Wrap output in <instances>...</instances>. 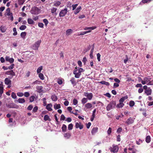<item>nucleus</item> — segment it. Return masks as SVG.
<instances>
[{
    "label": "nucleus",
    "mask_w": 153,
    "mask_h": 153,
    "mask_svg": "<svg viewBox=\"0 0 153 153\" xmlns=\"http://www.w3.org/2000/svg\"><path fill=\"white\" fill-rule=\"evenodd\" d=\"M88 101L87 99L85 98H83L82 100V103L84 104L86 103Z\"/></svg>",
    "instance_id": "nucleus-43"
},
{
    "label": "nucleus",
    "mask_w": 153,
    "mask_h": 153,
    "mask_svg": "<svg viewBox=\"0 0 153 153\" xmlns=\"http://www.w3.org/2000/svg\"><path fill=\"white\" fill-rule=\"evenodd\" d=\"M39 77L42 80H43L44 79V76L43 74L40 73L39 74Z\"/></svg>",
    "instance_id": "nucleus-41"
},
{
    "label": "nucleus",
    "mask_w": 153,
    "mask_h": 153,
    "mask_svg": "<svg viewBox=\"0 0 153 153\" xmlns=\"http://www.w3.org/2000/svg\"><path fill=\"white\" fill-rule=\"evenodd\" d=\"M7 107L10 108H17L18 106L13 103H10L7 105Z\"/></svg>",
    "instance_id": "nucleus-10"
},
{
    "label": "nucleus",
    "mask_w": 153,
    "mask_h": 153,
    "mask_svg": "<svg viewBox=\"0 0 153 153\" xmlns=\"http://www.w3.org/2000/svg\"><path fill=\"white\" fill-rule=\"evenodd\" d=\"M71 136V134L69 133H67L64 134V137L66 139H69Z\"/></svg>",
    "instance_id": "nucleus-20"
},
{
    "label": "nucleus",
    "mask_w": 153,
    "mask_h": 153,
    "mask_svg": "<svg viewBox=\"0 0 153 153\" xmlns=\"http://www.w3.org/2000/svg\"><path fill=\"white\" fill-rule=\"evenodd\" d=\"M27 27L25 25H22L19 27L20 30H24L26 29Z\"/></svg>",
    "instance_id": "nucleus-47"
},
{
    "label": "nucleus",
    "mask_w": 153,
    "mask_h": 153,
    "mask_svg": "<svg viewBox=\"0 0 153 153\" xmlns=\"http://www.w3.org/2000/svg\"><path fill=\"white\" fill-rule=\"evenodd\" d=\"M112 148L111 150V152L114 153L117 152L119 148L117 146H115L114 145H113L112 146Z\"/></svg>",
    "instance_id": "nucleus-8"
},
{
    "label": "nucleus",
    "mask_w": 153,
    "mask_h": 153,
    "mask_svg": "<svg viewBox=\"0 0 153 153\" xmlns=\"http://www.w3.org/2000/svg\"><path fill=\"white\" fill-rule=\"evenodd\" d=\"M124 105V104L120 102L116 105V107L117 108H122Z\"/></svg>",
    "instance_id": "nucleus-29"
},
{
    "label": "nucleus",
    "mask_w": 153,
    "mask_h": 153,
    "mask_svg": "<svg viewBox=\"0 0 153 153\" xmlns=\"http://www.w3.org/2000/svg\"><path fill=\"white\" fill-rule=\"evenodd\" d=\"M148 85H153V80H150V81L147 84Z\"/></svg>",
    "instance_id": "nucleus-64"
},
{
    "label": "nucleus",
    "mask_w": 153,
    "mask_h": 153,
    "mask_svg": "<svg viewBox=\"0 0 153 153\" xmlns=\"http://www.w3.org/2000/svg\"><path fill=\"white\" fill-rule=\"evenodd\" d=\"M6 27L5 26H1L0 27V30L2 33L5 32L6 30Z\"/></svg>",
    "instance_id": "nucleus-22"
},
{
    "label": "nucleus",
    "mask_w": 153,
    "mask_h": 153,
    "mask_svg": "<svg viewBox=\"0 0 153 153\" xmlns=\"http://www.w3.org/2000/svg\"><path fill=\"white\" fill-rule=\"evenodd\" d=\"M52 106V105L50 103L48 104L46 106V108L49 111H52V109L51 107Z\"/></svg>",
    "instance_id": "nucleus-19"
},
{
    "label": "nucleus",
    "mask_w": 153,
    "mask_h": 153,
    "mask_svg": "<svg viewBox=\"0 0 153 153\" xmlns=\"http://www.w3.org/2000/svg\"><path fill=\"white\" fill-rule=\"evenodd\" d=\"M116 105V102L115 101L111 102L107 105L106 107L107 111H108L114 108Z\"/></svg>",
    "instance_id": "nucleus-1"
},
{
    "label": "nucleus",
    "mask_w": 153,
    "mask_h": 153,
    "mask_svg": "<svg viewBox=\"0 0 153 153\" xmlns=\"http://www.w3.org/2000/svg\"><path fill=\"white\" fill-rule=\"evenodd\" d=\"M43 22L45 23V25L47 26L48 23V22L47 19H45L43 20Z\"/></svg>",
    "instance_id": "nucleus-53"
},
{
    "label": "nucleus",
    "mask_w": 153,
    "mask_h": 153,
    "mask_svg": "<svg viewBox=\"0 0 153 153\" xmlns=\"http://www.w3.org/2000/svg\"><path fill=\"white\" fill-rule=\"evenodd\" d=\"M57 9L56 8L53 7L51 9V12L52 13H54L55 15H57V13L56 12Z\"/></svg>",
    "instance_id": "nucleus-32"
},
{
    "label": "nucleus",
    "mask_w": 153,
    "mask_h": 153,
    "mask_svg": "<svg viewBox=\"0 0 153 153\" xmlns=\"http://www.w3.org/2000/svg\"><path fill=\"white\" fill-rule=\"evenodd\" d=\"M139 80L141 81V83L143 85H145L148 83L149 81L151 80V78L149 77H145L142 79L141 78H139Z\"/></svg>",
    "instance_id": "nucleus-3"
},
{
    "label": "nucleus",
    "mask_w": 153,
    "mask_h": 153,
    "mask_svg": "<svg viewBox=\"0 0 153 153\" xmlns=\"http://www.w3.org/2000/svg\"><path fill=\"white\" fill-rule=\"evenodd\" d=\"M78 5V4H73L72 5V10H74L76 8V7Z\"/></svg>",
    "instance_id": "nucleus-59"
},
{
    "label": "nucleus",
    "mask_w": 153,
    "mask_h": 153,
    "mask_svg": "<svg viewBox=\"0 0 153 153\" xmlns=\"http://www.w3.org/2000/svg\"><path fill=\"white\" fill-rule=\"evenodd\" d=\"M51 99L53 101H56L58 99L57 96L55 95H52L51 97Z\"/></svg>",
    "instance_id": "nucleus-35"
},
{
    "label": "nucleus",
    "mask_w": 153,
    "mask_h": 153,
    "mask_svg": "<svg viewBox=\"0 0 153 153\" xmlns=\"http://www.w3.org/2000/svg\"><path fill=\"white\" fill-rule=\"evenodd\" d=\"M4 82L5 84L6 85H10L11 84V81L8 78H6Z\"/></svg>",
    "instance_id": "nucleus-13"
},
{
    "label": "nucleus",
    "mask_w": 153,
    "mask_h": 153,
    "mask_svg": "<svg viewBox=\"0 0 153 153\" xmlns=\"http://www.w3.org/2000/svg\"><path fill=\"white\" fill-rule=\"evenodd\" d=\"M81 73L79 72H78L77 74L75 75V77L76 78H78L79 77Z\"/></svg>",
    "instance_id": "nucleus-51"
},
{
    "label": "nucleus",
    "mask_w": 153,
    "mask_h": 153,
    "mask_svg": "<svg viewBox=\"0 0 153 153\" xmlns=\"http://www.w3.org/2000/svg\"><path fill=\"white\" fill-rule=\"evenodd\" d=\"M98 130V128L97 127H94L92 129L91 131V133L92 135H94L96 133H97Z\"/></svg>",
    "instance_id": "nucleus-16"
},
{
    "label": "nucleus",
    "mask_w": 153,
    "mask_h": 153,
    "mask_svg": "<svg viewBox=\"0 0 153 153\" xmlns=\"http://www.w3.org/2000/svg\"><path fill=\"white\" fill-rule=\"evenodd\" d=\"M33 108V105H30L27 107V109L28 110L30 111Z\"/></svg>",
    "instance_id": "nucleus-62"
},
{
    "label": "nucleus",
    "mask_w": 153,
    "mask_h": 153,
    "mask_svg": "<svg viewBox=\"0 0 153 153\" xmlns=\"http://www.w3.org/2000/svg\"><path fill=\"white\" fill-rule=\"evenodd\" d=\"M135 118H132L131 117H129L127 120L126 121L125 123L128 125L131 124L134 122Z\"/></svg>",
    "instance_id": "nucleus-7"
},
{
    "label": "nucleus",
    "mask_w": 153,
    "mask_h": 153,
    "mask_svg": "<svg viewBox=\"0 0 153 153\" xmlns=\"http://www.w3.org/2000/svg\"><path fill=\"white\" fill-rule=\"evenodd\" d=\"M26 34L27 33L25 32H22L21 33L20 36L23 39H25V38Z\"/></svg>",
    "instance_id": "nucleus-34"
},
{
    "label": "nucleus",
    "mask_w": 153,
    "mask_h": 153,
    "mask_svg": "<svg viewBox=\"0 0 153 153\" xmlns=\"http://www.w3.org/2000/svg\"><path fill=\"white\" fill-rule=\"evenodd\" d=\"M75 126L76 128H79L80 129H82L83 127V125L81 124L80 123H79L78 122L76 123Z\"/></svg>",
    "instance_id": "nucleus-11"
},
{
    "label": "nucleus",
    "mask_w": 153,
    "mask_h": 153,
    "mask_svg": "<svg viewBox=\"0 0 153 153\" xmlns=\"http://www.w3.org/2000/svg\"><path fill=\"white\" fill-rule=\"evenodd\" d=\"M100 56L101 55L100 53H98L97 54V59L99 62L100 61Z\"/></svg>",
    "instance_id": "nucleus-58"
},
{
    "label": "nucleus",
    "mask_w": 153,
    "mask_h": 153,
    "mask_svg": "<svg viewBox=\"0 0 153 153\" xmlns=\"http://www.w3.org/2000/svg\"><path fill=\"white\" fill-rule=\"evenodd\" d=\"M70 81L71 82L72 85H73V86H75L76 85V81L75 80V79L74 78H72L70 80Z\"/></svg>",
    "instance_id": "nucleus-24"
},
{
    "label": "nucleus",
    "mask_w": 153,
    "mask_h": 153,
    "mask_svg": "<svg viewBox=\"0 0 153 153\" xmlns=\"http://www.w3.org/2000/svg\"><path fill=\"white\" fill-rule=\"evenodd\" d=\"M14 66V64H12L11 65L9 66L8 67V69L11 70L13 69Z\"/></svg>",
    "instance_id": "nucleus-54"
},
{
    "label": "nucleus",
    "mask_w": 153,
    "mask_h": 153,
    "mask_svg": "<svg viewBox=\"0 0 153 153\" xmlns=\"http://www.w3.org/2000/svg\"><path fill=\"white\" fill-rule=\"evenodd\" d=\"M40 9L38 7L34 6L30 10V13L34 15H38L40 13Z\"/></svg>",
    "instance_id": "nucleus-2"
},
{
    "label": "nucleus",
    "mask_w": 153,
    "mask_h": 153,
    "mask_svg": "<svg viewBox=\"0 0 153 153\" xmlns=\"http://www.w3.org/2000/svg\"><path fill=\"white\" fill-rule=\"evenodd\" d=\"M119 86V84L118 83H114V84L113 88H115Z\"/></svg>",
    "instance_id": "nucleus-63"
},
{
    "label": "nucleus",
    "mask_w": 153,
    "mask_h": 153,
    "mask_svg": "<svg viewBox=\"0 0 153 153\" xmlns=\"http://www.w3.org/2000/svg\"><path fill=\"white\" fill-rule=\"evenodd\" d=\"M61 3L59 1H57L55 2L53 5L54 6L57 7L60 5Z\"/></svg>",
    "instance_id": "nucleus-44"
},
{
    "label": "nucleus",
    "mask_w": 153,
    "mask_h": 153,
    "mask_svg": "<svg viewBox=\"0 0 153 153\" xmlns=\"http://www.w3.org/2000/svg\"><path fill=\"white\" fill-rule=\"evenodd\" d=\"M35 99V97L33 96H31L30 98V102H32L34 101Z\"/></svg>",
    "instance_id": "nucleus-50"
},
{
    "label": "nucleus",
    "mask_w": 153,
    "mask_h": 153,
    "mask_svg": "<svg viewBox=\"0 0 153 153\" xmlns=\"http://www.w3.org/2000/svg\"><path fill=\"white\" fill-rule=\"evenodd\" d=\"M54 108L55 109H59L61 107L60 105V104H55L54 105Z\"/></svg>",
    "instance_id": "nucleus-39"
},
{
    "label": "nucleus",
    "mask_w": 153,
    "mask_h": 153,
    "mask_svg": "<svg viewBox=\"0 0 153 153\" xmlns=\"http://www.w3.org/2000/svg\"><path fill=\"white\" fill-rule=\"evenodd\" d=\"M18 96L19 97H22L24 95V94L22 92H18L17 94Z\"/></svg>",
    "instance_id": "nucleus-60"
},
{
    "label": "nucleus",
    "mask_w": 153,
    "mask_h": 153,
    "mask_svg": "<svg viewBox=\"0 0 153 153\" xmlns=\"http://www.w3.org/2000/svg\"><path fill=\"white\" fill-rule=\"evenodd\" d=\"M17 102L20 103H23L25 102V100L24 98H19L18 100H17Z\"/></svg>",
    "instance_id": "nucleus-33"
},
{
    "label": "nucleus",
    "mask_w": 153,
    "mask_h": 153,
    "mask_svg": "<svg viewBox=\"0 0 153 153\" xmlns=\"http://www.w3.org/2000/svg\"><path fill=\"white\" fill-rule=\"evenodd\" d=\"M72 32H73V30L71 29H68L66 31V35L67 36L69 35L70 34H71L72 33Z\"/></svg>",
    "instance_id": "nucleus-28"
},
{
    "label": "nucleus",
    "mask_w": 153,
    "mask_h": 153,
    "mask_svg": "<svg viewBox=\"0 0 153 153\" xmlns=\"http://www.w3.org/2000/svg\"><path fill=\"white\" fill-rule=\"evenodd\" d=\"M99 83L102 85H104L106 86H108L110 85V84L108 82H107L104 81H100L99 82Z\"/></svg>",
    "instance_id": "nucleus-25"
},
{
    "label": "nucleus",
    "mask_w": 153,
    "mask_h": 153,
    "mask_svg": "<svg viewBox=\"0 0 153 153\" xmlns=\"http://www.w3.org/2000/svg\"><path fill=\"white\" fill-rule=\"evenodd\" d=\"M81 6H79L78 7L77 9L74 11V13L76 15L78 13H79L81 10Z\"/></svg>",
    "instance_id": "nucleus-23"
},
{
    "label": "nucleus",
    "mask_w": 153,
    "mask_h": 153,
    "mask_svg": "<svg viewBox=\"0 0 153 153\" xmlns=\"http://www.w3.org/2000/svg\"><path fill=\"white\" fill-rule=\"evenodd\" d=\"M96 27H85L84 28V30H93L95 29H96Z\"/></svg>",
    "instance_id": "nucleus-26"
},
{
    "label": "nucleus",
    "mask_w": 153,
    "mask_h": 153,
    "mask_svg": "<svg viewBox=\"0 0 153 153\" xmlns=\"http://www.w3.org/2000/svg\"><path fill=\"white\" fill-rule=\"evenodd\" d=\"M94 47L93 46L91 48L90 53V57L91 58V59H93L94 57L93 56V53L94 51Z\"/></svg>",
    "instance_id": "nucleus-30"
},
{
    "label": "nucleus",
    "mask_w": 153,
    "mask_h": 153,
    "mask_svg": "<svg viewBox=\"0 0 153 153\" xmlns=\"http://www.w3.org/2000/svg\"><path fill=\"white\" fill-rule=\"evenodd\" d=\"M135 103L133 101L131 100L130 101L129 103V105L130 107H132L134 106V105Z\"/></svg>",
    "instance_id": "nucleus-45"
},
{
    "label": "nucleus",
    "mask_w": 153,
    "mask_h": 153,
    "mask_svg": "<svg viewBox=\"0 0 153 153\" xmlns=\"http://www.w3.org/2000/svg\"><path fill=\"white\" fill-rule=\"evenodd\" d=\"M38 110V107L37 106H35L33 108L32 111L33 113H35L37 112Z\"/></svg>",
    "instance_id": "nucleus-48"
},
{
    "label": "nucleus",
    "mask_w": 153,
    "mask_h": 153,
    "mask_svg": "<svg viewBox=\"0 0 153 153\" xmlns=\"http://www.w3.org/2000/svg\"><path fill=\"white\" fill-rule=\"evenodd\" d=\"M6 74L8 75H11L12 76H14L15 75V73L12 70L7 71L6 73Z\"/></svg>",
    "instance_id": "nucleus-15"
},
{
    "label": "nucleus",
    "mask_w": 153,
    "mask_h": 153,
    "mask_svg": "<svg viewBox=\"0 0 153 153\" xmlns=\"http://www.w3.org/2000/svg\"><path fill=\"white\" fill-rule=\"evenodd\" d=\"M85 96L89 100H91L93 97V94L91 93H88V92H85L84 93Z\"/></svg>",
    "instance_id": "nucleus-6"
},
{
    "label": "nucleus",
    "mask_w": 153,
    "mask_h": 153,
    "mask_svg": "<svg viewBox=\"0 0 153 153\" xmlns=\"http://www.w3.org/2000/svg\"><path fill=\"white\" fill-rule=\"evenodd\" d=\"M62 131L63 132H65L66 131V129H67V126H66L65 125L63 124L62 127Z\"/></svg>",
    "instance_id": "nucleus-40"
},
{
    "label": "nucleus",
    "mask_w": 153,
    "mask_h": 153,
    "mask_svg": "<svg viewBox=\"0 0 153 153\" xmlns=\"http://www.w3.org/2000/svg\"><path fill=\"white\" fill-rule=\"evenodd\" d=\"M144 92L147 96L151 95L152 93V90L150 87H149L147 90H144Z\"/></svg>",
    "instance_id": "nucleus-9"
},
{
    "label": "nucleus",
    "mask_w": 153,
    "mask_h": 153,
    "mask_svg": "<svg viewBox=\"0 0 153 153\" xmlns=\"http://www.w3.org/2000/svg\"><path fill=\"white\" fill-rule=\"evenodd\" d=\"M41 42V40H39L36 42L35 44L33 45L32 47V49L34 50H37Z\"/></svg>",
    "instance_id": "nucleus-4"
},
{
    "label": "nucleus",
    "mask_w": 153,
    "mask_h": 153,
    "mask_svg": "<svg viewBox=\"0 0 153 153\" xmlns=\"http://www.w3.org/2000/svg\"><path fill=\"white\" fill-rule=\"evenodd\" d=\"M126 59L124 60V62L125 64H126L127 62L128 61L129 59L128 57V56L127 55H126Z\"/></svg>",
    "instance_id": "nucleus-57"
},
{
    "label": "nucleus",
    "mask_w": 153,
    "mask_h": 153,
    "mask_svg": "<svg viewBox=\"0 0 153 153\" xmlns=\"http://www.w3.org/2000/svg\"><path fill=\"white\" fill-rule=\"evenodd\" d=\"M73 125L72 123L69 124L68 126V129L69 130H71L73 129Z\"/></svg>",
    "instance_id": "nucleus-46"
},
{
    "label": "nucleus",
    "mask_w": 153,
    "mask_h": 153,
    "mask_svg": "<svg viewBox=\"0 0 153 153\" xmlns=\"http://www.w3.org/2000/svg\"><path fill=\"white\" fill-rule=\"evenodd\" d=\"M152 1V0H142L140 3L139 4L142 5H143V4L149 3Z\"/></svg>",
    "instance_id": "nucleus-18"
},
{
    "label": "nucleus",
    "mask_w": 153,
    "mask_h": 153,
    "mask_svg": "<svg viewBox=\"0 0 153 153\" xmlns=\"http://www.w3.org/2000/svg\"><path fill=\"white\" fill-rule=\"evenodd\" d=\"M24 0H18V3L19 5H22L24 3Z\"/></svg>",
    "instance_id": "nucleus-49"
},
{
    "label": "nucleus",
    "mask_w": 153,
    "mask_h": 153,
    "mask_svg": "<svg viewBox=\"0 0 153 153\" xmlns=\"http://www.w3.org/2000/svg\"><path fill=\"white\" fill-rule=\"evenodd\" d=\"M67 11L68 9L67 8H65L64 9L61 10L59 13V17H63L65 16L67 14Z\"/></svg>",
    "instance_id": "nucleus-5"
},
{
    "label": "nucleus",
    "mask_w": 153,
    "mask_h": 153,
    "mask_svg": "<svg viewBox=\"0 0 153 153\" xmlns=\"http://www.w3.org/2000/svg\"><path fill=\"white\" fill-rule=\"evenodd\" d=\"M3 89L4 87L3 86V83L2 82H1V83L0 84V98L3 93Z\"/></svg>",
    "instance_id": "nucleus-14"
},
{
    "label": "nucleus",
    "mask_w": 153,
    "mask_h": 153,
    "mask_svg": "<svg viewBox=\"0 0 153 153\" xmlns=\"http://www.w3.org/2000/svg\"><path fill=\"white\" fill-rule=\"evenodd\" d=\"M151 141V137L150 136L148 135L147 136L146 139V142L147 143H149Z\"/></svg>",
    "instance_id": "nucleus-37"
},
{
    "label": "nucleus",
    "mask_w": 153,
    "mask_h": 153,
    "mask_svg": "<svg viewBox=\"0 0 153 153\" xmlns=\"http://www.w3.org/2000/svg\"><path fill=\"white\" fill-rule=\"evenodd\" d=\"M11 97L12 98L15 99L16 98L17 96L15 93L14 92H12L11 94Z\"/></svg>",
    "instance_id": "nucleus-52"
},
{
    "label": "nucleus",
    "mask_w": 153,
    "mask_h": 153,
    "mask_svg": "<svg viewBox=\"0 0 153 153\" xmlns=\"http://www.w3.org/2000/svg\"><path fill=\"white\" fill-rule=\"evenodd\" d=\"M85 107L87 109H90L92 107V105L90 103H88L85 105Z\"/></svg>",
    "instance_id": "nucleus-27"
},
{
    "label": "nucleus",
    "mask_w": 153,
    "mask_h": 153,
    "mask_svg": "<svg viewBox=\"0 0 153 153\" xmlns=\"http://www.w3.org/2000/svg\"><path fill=\"white\" fill-rule=\"evenodd\" d=\"M128 98L127 96H125L122 97L120 99L119 101V102H120L123 103L125 100L127 99Z\"/></svg>",
    "instance_id": "nucleus-21"
},
{
    "label": "nucleus",
    "mask_w": 153,
    "mask_h": 153,
    "mask_svg": "<svg viewBox=\"0 0 153 153\" xmlns=\"http://www.w3.org/2000/svg\"><path fill=\"white\" fill-rule=\"evenodd\" d=\"M27 22L29 24H33L34 23L33 21L31 19L29 18L27 19Z\"/></svg>",
    "instance_id": "nucleus-38"
},
{
    "label": "nucleus",
    "mask_w": 153,
    "mask_h": 153,
    "mask_svg": "<svg viewBox=\"0 0 153 153\" xmlns=\"http://www.w3.org/2000/svg\"><path fill=\"white\" fill-rule=\"evenodd\" d=\"M42 83L41 81H38V80H36L34 82H33L32 84L33 85H34L35 84H39L40 85Z\"/></svg>",
    "instance_id": "nucleus-36"
},
{
    "label": "nucleus",
    "mask_w": 153,
    "mask_h": 153,
    "mask_svg": "<svg viewBox=\"0 0 153 153\" xmlns=\"http://www.w3.org/2000/svg\"><path fill=\"white\" fill-rule=\"evenodd\" d=\"M44 119L45 121H50L51 120V119L48 115H45L44 116Z\"/></svg>",
    "instance_id": "nucleus-31"
},
{
    "label": "nucleus",
    "mask_w": 153,
    "mask_h": 153,
    "mask_svg": "<svg viewBox=\"0 0 153 153\" xmlns=\"http://www.w3.org/2000/svg\"><path fill=\"white\" fill-rule=\"evenodd\" d=\"M37 91L39 93L42 92L43 91V87L42 86H37L36 87Z\"/></svg>",
    "instance_id": "nucleus-12"
},
{
    "label": "nucleus",
    "mask_w": 153,
    "mask_h": 153,
    "mask_svg": "<svg viewBox=\"0 0 153 153\" xmlns=\"http://www.w3.org/2000/svg\"><path fill=\"white\" fill-rule=\"evenodd\" d=\"M57 83L61 85L62 84V81L61 79H58L57 80Z\"/></svg>",
    "instance_id": "nucleus-55"
},
{
    "label": "nucleus",
    "mask_w": 153,
    "mask_h": 153,
    "mask_svg": "<svg viewBox=\"0 0 153 153\" xmlns=\"http://www.w3.org/2000/svg\"><path fill=\"white\" fill-rule=\"evenodd\" d=\"M96 112V109H95L93 111L92 114L91 118L90 120L91 121H93L95 117V113Z\"/></svg>",
    "instance_id": "nucleus-17"
},
{
    "label": "nucleus",
    "mask_w": 153,
    "mask_h": 153,
    "mask_svg": "<svg viewBox=\"0 0 153 153\" xmlns=\"http://www.w3.org/2000/svg\"><path fill=\"white\" fill-rule=\"evenodd\" d=\"M111 131H112V128H111L109 127L107 131V132L108 134L109 135H110L111 132Z\"/></svg>",
    "instance_id": "nucleus-56"
},
{
    "label": "nucleus",
    "mask_w": 153,
    "mask_h": 153,
    "mask_svg": "<svg viewBox=\"0 0 153 153\" xmlns=\"http://www.w3.org/2000/svg\"><path fill=\"white\" fill-rule=\"evenodd\" d=\"M78 103L77 100L76 99H74L73 100V104L74 105H76Z\"/></svg>",
    "instance_id": "nucleus-61"
},
{
    "label": "nucleus",
    "mask_w": 153,
    "mask_h": 153,
    "mask_svg": "<svg viewBox=\"0 0 153 153\" xmlns=\"http://www.w3.org/2000/svg\"><path fill=\"white\" fill-rule=\"evenodd\" d=\"M43 67L42 66L39 67L37 70V72L38 74L40 73L41 71L42 70Z\"/></svg>",
    "instance_id": "nucleus-42"
}]
</instances>
